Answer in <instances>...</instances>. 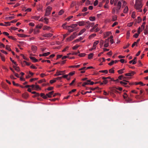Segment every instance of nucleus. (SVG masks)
<instances>
[{"label":"nucleus","instance_id":"1a4fd4ad","mask_svg":"<svg viewBox=\"0 0 148 148\" xmlns=\"http://www.w3.org/2000/svg\"><path fill=\"white\" fill-rule=\"evenodd\" d=\"M30 59L32 60L33 62H36L38 61V60L33 57H30Z\"/></svg>","mask_w":148,"mask_h":148},{"label":"nucleus","instance_id":"39448f33","mask_svg":"<svg viewBox=\"0 0 148 148\" xmlns=\"http://www.w3.org/2000/svg\"><path fill=\"white\" fill-rule=\"evenodd\" d=\"M134 73L135 72L134 71H131L128 73H126L125 75L126 76H133Z\"/></svg>","mask_w":148,"mask_h":148},{"label":"nucleus","instance_id":"6e6552de","mask_svg":"<svg viewBox=\"0 0 148 148\" xmlns=\"http://www.w3.org/2000/svg\"><path fill=\"white\" fill-rule=\"evenodd\" d=\"M124 81L125 82H123V81H121L120 82V83L123 85H125V86H126L127 84V82L129 83V82L128 81H126V80H124Z\"/></svg>","mask_w":148,"mask_h":148},{"label":"nucleus","instance_id":"8fccbe9b","mask_svg":"<svg viewBox=\"0 0 148 148\" xmlns=\"http://www.w3.org/2000/svg\"><path fill=\"white\" fill-rule=\"evenodd\" d=\"M45 81H46L45 79H41V80H39L38 81V83H42L43 82H45Z\"/></svg>","mask_w":148,"mask_h":148},{"label":"nucleus","instance_id":"6ab92c4d","mask_svg":"<svg viewBox=\"0 0 148 148\" xmlns=\"http://www.w3.org/2000/svg\"><path fill=\"white\" fill-rule=\"evenodd\" d=\"M128 7L127 6H126L125 7V8L123 12L124 13H127L128 11Z\"/></svg>","mask_w":148,"mask_h":148},{"label":"nucleus","instance_id":"69168bd1","mask_svg":"<svg viewBox=\"0 0 148 148\" xmlns=\"http://www.w3.org/2000/svg\"><path fill=\"white\" fill-rule=\"evenodd\" d=\"M104 43L103 40H101L100 42V45L101 46H102Z\"/></svg>","mask_w":148,"mask_h":148},{"label":"nucleus","instance_id":"ea45409f","mask_svg":"<svg viewBox=\"0 0 148 148\" xmlns=\"http://www.w3.org/2000/svg\"><path fill=\"white\" fill-rule=\"evenodd\" d=\"M79 66H80V65H77L71 66H70V67H71V68H74V67L78 68Z\"/></svg>","mask_w":148,"mask_h":148},{"label":"nucleus","instance_id":"0e129e2a","mask_svg":"<svg viewBox=\"0 0 148 148\" xmlns=\"http://www.w3.org/2000/svg\"><path fill=\"white\" fill-rule=\"evenodd\" d=\"M133 23V22H131V23H129L127 24V26H128L129 27H131V26H132Z\"/></svg>","mask_w":148,"mask_h":148},{"label":"nucleus","instance_id":"72a5a7b5","mask_svg":"<svg viewBox=\"0 0 148 148\" xmlns=\"http://www.w3.org/2000/svg\"><path fill=\"white\" fill-rule=\"evenodd\" d=\"M132 17L133 18H134L136 17L135 15V12H132Z\"/></svg>","mask_w":148,"mask_h":148},{"label":"nucleus","instance_id":"b1692460","mask_svg":"<svg viewBox=\"0 0 148 148\" xmlns=\"http://www.w3.org/2000/svg\"><path fill=\"white\" fill-rule=\"evenodd\" d=\"M51 29V27H50L47 26H44L43 27V30H49V29Z\"/></svg>","mask_w":148,"mask_h":148},{"label":"nucleus","instance_id":"a878e982","mask_svg":"<svg viewBox=\"0 0 148 148\" xmlns=\"http://www.w3.org/2000/svg\"><path fill=\"white\" fill-rule=\"evenodd\" d=\"M89 19L90 21H93L95 20V18L94 16H91L89 17Z\"/></svg>","mask_w":148,"mask_h":148},{"label":"nucleus","instance_id":"f704fd0d","mask_svg":"<svg viewBox=\"0 0 148 148\" xmlns=\"http://www.w3.org/2000/svg\"><path fill=\"white\" fill-rule=\"evenodd\" d=\"M10 60L15 64V65L16 66H17L18 65V64H17L16 63L14 62V60H13L11 58H10Z\"/></svg>","mask_w":148,"mask_h":148},{"label":"nucleus","instance_id":"7c9ffc66","mask_svg":"<svg viewBox=\"0 0 148 148\" xmlns=\"http://www.w3.org/2000/svg\"><path fill=\"white\" fill-rule=\"evenodd\" d=\"M0 56L1 57V58L2 60L3 61H4V62L5 61V59L4 57L2 56V54L1 53H0Z\"/></svg>","mask_w":148,"mask_h":148},{"label":"nucleus","instance_id":"f3484780","mask_svg":"<svg viewBox=\"0 0 148 148\" xmlns=\"http://www.w3.org/2000/svg\"><path fill=\"white\" fill-rule=\"evenodd\" d=\"M86 30V29H82L81 31L78 34V35H80L81 34H82V33H83Z\"/></svg>","mask_w":148,"mask_h":148},{"label":"nucleus","instance_id":"49530a36","mask_svg":"<svg viewBox=\"0 0 148 148\" xmlns=\"http://www.w3.org/2000/svg\"><path fill=\"white\" fill-rule=\"evenodd\" d=\"M98 3V1L97 0H95L94 3V5L96 6Z\"/></svg>","mask_w":148,"mask_h":148},{"label":"nucleus","instance_id":"473e14b6","mask_svg":"<svg viewBox=\"0 0 148 148\" xmlns=\"http://www.w3.org/2000/svg\"><path fill=\"white\" fill-rule=\"evenodd\" d=\"M99 72L103 73H105L107 74L108 73V71L107 70H101L100 71H99Z\"/></svg>","mask_w":148,"mask_h":148},{"label":"nucleus","instance_id":"20e7f679","mask_svg":"<svg viewBox=\"0 0 148 148\" xmlns=\"http://www.w3.org/2000/svg\"><path fill=\"white\" fill-rule=\"evenodd\" d=\"M53 35V34L51 33L43 34L42 36L45 37H50Z\"/></svg>","mask_w":148,"mask_h":148},{"label":"nucleus","instance_id":"58836bf2","mask_svg":"<svg viewBox=\"0 0 148 148\" xmlns=\"http://www.w3.org/2000/svg\"><path fill=\"white\" fill-rule=\"evenodd\" d=\"M67 24V23H65L62 25V26L63 27V28L65 29H67L66 28L67 27L66 26H65V25H66Z\"/></svg>","mask_w":148,"mask_h":148},{"label":"nucleus","instance_id":"a18cd8bd","mask_svg":"<svg viewBox=\"0 0 148 148\" xmlns=\"http://www.w3.org/2000/svg\"><path fill=\"white\" fill-rule=\"evenodd\" d=\"M89 83L86 82H84L82 84V86H85L86 85L89 84Z\"/></svg>","mask_w":148,"mask_h":148},{"label":"nucleus","instance_id":"dca6fc26","mask_svg":"<svg viewBox=\"0 0 148 148\" xmlns=\"http://www.w3.org/2000/svg\"><path fill=\"white\" fill-rule=\"evenodd\" d=\"M148 26H146V28L144 30V33L145 34H148Z\"/></svg>","mask_w":148,"mask_h":148},{"label":"nucleus","instance_id":"4d7b16f0","mask_svg":"<svg viewBox=\"0 0 148 148\" xmlns=\"http://www.w3.org/2000/svg\"><path fill=\"white\" fill-rule=\"evenodd\" d=\"M40 16H35L33 18L36 20H38Z\"/></svg>","mask_w":148,"mask_h":148},{"label":"nucleus","instance_id":"2eb2a0df","mask_svg":"<svg viewBox=\"0 0 148 148\" xmlns=\"http://www.w3.org/2000/svg\"><path fill=\"white\" fill-rule=\"evenodd\" d=\"M40 96L42 97L44 99H46L47 98V96L45 95V94L43 93H41L40 94Z\"/></svg>","mask_w":148,"mask_h":148},{"label":"nucleus","instance_id":"bb28decb","mask_svg":"<svg viewBox=\"0 0 148 148\" xmlns=\"http://www.w3.org/2000/svg\"><path fill=\"white\" fill-rule=\"evenodd\" d=\"M5 49L10 51H11V49L9 45H7L6 46Z\"/></svg>","mask_w":148,"mask_h":148},{"label":"nucleus","instance_id":"774afa93","mask_svg":"<svg viewBox=\"0 0 148 148\" xmlns=\"http://www.w3.org/2000/svg\"><path fill=\"white\" fill-rule=\"evenodd\" d=\"M87 10V8L86 7H84L82 10V12H84L86 11Z\"/></svg>","mask_w":148,"mask_h":148},{"label":"nucleus","instance_id":"3c124183","mask_svg":"<svg viewBox=\"0 0 148 148\" xmlns=\"http://www.w3.org/2000/svg\"><path fill=\"white\" fill-rule=\"evenodd\" d=\"M56 82V80L55 79L51 80L50 81V83L51 84H52L53 83L55 82Z\"/></svg>","mask_w":148,"mask_h":148},{"label":"nucleus","instance_id":"f257e3e1","mask_svg":"<svg viewBox=\"0 0 148 148\" xmlns=\"http://www.w3.org/2000/svg\"><path fill=\"white\" fill-rule=\"evenodd\" d=\"M121 2L120 1H119L117 3L116 7L115 8H114L112 9V13L113 14H114L115 11H116V14H118L119 12V10L121 8Z\"/></svg>","mask_w":148,"mask_h":148},{"label":"nucleus","instance_id":"423d86ee","mask_svg":"<svg viewBox=\"0 0 148 148\" xmlns=\"http://www.w3.org/2000/svg\"><path fill=\"white\" fill-rule=\"evenodd\" d=\"M54 93V91H52L51 92H49L46 95V96H47V97L49 98H51V95L53 94Z\"/></svg>","mask_w":148,"mask_h":148},{"label":"nucleus","instance_id":"c03bdc74","mask_svg":"<svg viewBox=\"0 0 148 148\" xmlns=\"http://www.w3.org/2000/svg\"><path fill=\"white\" fill-rule=\"evenodd\" d=\"M86 55V54L85 53H81L80 54H79V56L81 57H84Z\"/></svg>","mask_w":148,"mask_h":148},{"label":"nucleus","instance_id":"9b49d317","mask_svg":"<svg viewBox=\"0 0 148 148\" xmlns=\"http://www.w3.org/2000/svg\"><path fill=\"white\" fill-rule=\"evenodd\" d=\"M40 32V30L38 29H35L34 30V34H36Z\"/></svg>","mask_w":148,"mask_h":148},{"label":"nucleus","instance_id":"9d476101","mask_svg":"<svg viewBox=\"0 0 148 148\" xmlns=\"http://www.w3.org/2000/svg\"><path fill=\"white\" fill-rule=\"evenodd\" d=\"M99 41L98 40L94 42L93 46V49H95L96 48V45L99 43Z\"/></svg>","mask_w":148,"mask_h":148},{"label":"nucleus","instance_id":"c85d7f7f","mask_svg":"<svg viewBox=\"0 0 148 148\" xmlns=\"http://www.w3.org/2000/svg\"><path fill=\"white\" fill-rule=\"evenodd\" d=\"M50 54V52H47V53H44L43 54V56H46L49 55Z\"/></svg>","mask_w":148,"mask_h":148},{"label":"nucleus","instance_id":"ddd939ff","mask_svg":"<svg viewBox=\"0 0 148 148\" xmlns=\"http://www.w3.org/2000/svg\"><path fill=\"white\" fill-rule=\"evenodd\" d=\"M17 35L18 36L21 37H25L27 36L26 35L24 34H17Z\"/></svg>","mask_w":148,"mask_h":148},{"label":"nucleus","instance_id":"bf43d9fd","mask_svg":"<svg viewBox=\"0 0 148 148\" xmlns=\"http://www.w3.org/2000/svg\"><path fill=\"white\" fill-rule=\"evenodd\" d=\"M86 5H88L90 4V2L88 0L86 2Z\"/></svg>","mask_w":148,"mask_h":148},{"label":"nucleus","instance_id":"f8f14e48","mask_svg":"<svg viewBox=\"0 0 148 148\" xmlns=\"http://www.w3.org/2000/svg\"><path fill=\"white\" fill-rule=\"evenodd\" d=\"M32 49L33 51L35 52L37 49V47L36 46H32Z\"/></svg>","mask_w":148,"mask_h":148},{"label":"nucleus","instance_id":"338daca9","mask_svg":"<svg viewBox=\"0 0 148 148\" xmlns=\"http://www.w3.org/2000/svg\"><path fill=\"white\" fill-rule=\"evenodd\" d=\"M130 45V44L129 43H128L126 46H124L123 47V48L124 49H126V48H127V47H128Z\"/></svg>","mask_w":148,"mask_h":148},{"label":"nucleus","instance_id":"603ef678","mask_svg":"<svg viewBox=\"0 0 148 148\" xmlns=\"http://www.w3.org/2000/svg\"><path fill=\"white\" fill-rule=\"evenodd\" d=\"M140 29L141 28L140 27H138V34H139L140 33V32L142 31V29L140 31Z\"/></svg>","mask_w":148,"mask_h":148},{"label":"nucleus","instance_id":"e2e57ef3","mask_svg":"<svg viewBox=\"0 0 148 148\" xmlns=\"http://www.w3.org/2000/svg\"><path fill=\"white\" fill-rule=\"evenodd\" d=\"M75 73L74 71L73 72H71L68 75H69L72 76L75 74Z\"/></svg>","mask_w":148,"mask_h":148},{"label":"nucleus","instance_id":"f03ea898","mask_svg":"<svg viewBox=\"0 0 148 148\" xmlns=\"http://www.w3.org/2000/svg\"><path fill=\"white\" fill-rule=\"evenodd\" d=\"M142 7V5L141 2L139 1L136 0L134 6L136 10H138L139 11L142 12V10L141 9V8Z\"/></svg>","mask_w":148,"mask_h":148},{"label":"nucleus","instance_id":"6e6d98bb","mask_svg":"<svg viewBox=\"0 0 148 148\" xmlns=\"http://www.w3.org/2000/svg\"><path fill=\"white\" fill-rule=\"evenodd\" d=\"M109 38H108L106 39L105 41V43H106L109 44Z\"/></svg>","mask_w":148,"mask_h":148},{"label":"nucleus","instance_id":"37998d69","mask_svg":"<svg viewBox=\"0 0 148 148\" xmlns=\"http://www.w3.org/2000/svg\"><path fill=\"white\" fill-rule=\"evenodd\" d=\"M23 96L24 97L26 98L28 97V95L27 93H25V94H23Z\"/></svg>","mask_w":148,"mask_h":148},{"label":"nucleus","instance_id":"864d4df0","mask_svg":"<svg viewBox=\"0 0 148 148\" xmlns=\"http://www.w3.org/2000/svg\"><path fill=\"white\" fill-rule=\"evenodd\" d=\"M75 80H76V79H75L72 81V82L70 83L69 84L70 85V86H72V85L73 84H74V83H75Z\"/></svg>","mask_w":148,"mask_h":148},{"label":"nucleus","instance_id":"4c0bfd02","mask_svg":"<svg viewBox=\"0 0 148 148\" xmlns=\"http://www.w3.org/2000/svg\"><path fill=\"white\" fill-rule=\"evenodd\" d=\"M8 37L9 38L12 39L13 40H16V39L15 38H14L12 36H8Z\"/></svg>","mask_w":148,"mask_h":148},{"label":"nucleus","instance_id":"412c9836","mask_svg":"<svg viewBox=\"0 0 148 148\" xmlns=\"http://www.w3.org/2000/svg\"><path fill=\"white\" fill-rule=\"evenodd\" d=\"M93 55V53H90L88 55V58L89 59H91Z\"/></svg>","mask_w":148,"mask_h":148},{"label":"nucleus","instance_id":"052dcab7","mask_svg":"<svg viewBox=\"0 0 148 148\" xmlns=\"http://www.w3.org/2000/svg\"><path fill=\"white\" fill-rule=\"evenodd\" d=\"M139 34H138L136 33L133 35V37L135 38H138Z\"/></svg>","mask_w":148,"mask_h":148},{"label":"nucleus","instance_id":"09e8293b","mask_svg":"<svg viewBox=\"0 0 148 148\" xmlns=\"http://www.w3.org/2000/svg\"><path fill=\"white\" fill-rule=\"evenodd\" d=\"M138 23H139L141 21V19L140 18V17L138 16Z\"/></svg>","mask_w":148,"mask_h":148},{"label":"nucleus","instance_id":"13d9d810","mask_svg":"<svg viewBox=\"0 0 148 148\" xmlns=\"http://www.w3.org/2000/svg\"><path fill=\"white\" fill-rule=\"evenodd\" d=\"M23 62L25 63L27 66H29L31 64L30 63L28 62L25 61H24Z\"/></svg>","mask_w":148,"mask_h":148},{"label":"nucleus","instance_id":"cd10ccee","mask_svg":"<svg viewBox=\"0 0 148 148\" xmlns=\"http://www.w3.org/2000/svg\"><path fill=\"white\" fill-rule=\"evenodd\" d=\"M62 74L60 73V71H58L56 72V74L54 75L55 76H57L62 75Z\"/></svg>","mask_w":148,"mask_h":148},{"label":"nucleus","instance_id":"c756f323","mask_svg":"<svg viewBox=\"0 0 148 148\" xmlns=\"http://www.w3.org/2000/svg\"><path fill=\"white\" fill-rule=\"evenodd\" d=\"M50 12L49 11H48V10H46V13L45 14V16H48L50 14Z\"/></svg>","mask_w":148,"mask_h":148},{"label":"nucleus","instance_id":"a19ab883","mask_svg":"<svg viewBox=\"0 0 148 148\" xmlns=\"http://www.w3.org/2000/svg\"><path fill=\"white\" fill-rule=\"evenodd\" d=\"M64 13V11L63 10H61L58 13V14L60 15H62Z\"/></svg>","mask_w":148,"mask_h":148},{"label":"nucleus","instance_id":"c9c22d12","mask_svg":"<svg viewBox=\"0 0 148 148\" xmlns=\"http://www.w3.org/2000/svg\"><path fill=\"white\" fill-rule=\"evenodd\" d=\"M79 47V45H75V46H74L73 47V49L74 50H75L76 49Z\"/></svg>","mask_w":148,"mask_h":148},{"label":"nucleus","instance_id":"a211bd4d","mask_svg":"<svg viewBox=\"0 0 148 148\" xmlns=\"http://www.w3.org/2000/svg\"><path fill=\"white\" fill-rule=\"evenodd\" d=\"M77 26V24H73L71 25L68 26V27H70L71 28H74L76 27Z\"/></svg>","mask_w":148,"mask_h":148},{"label":"nucleus","instance_id":"7ed1b4c3","mask_svg":"<svg viewBox=\"0 0 148 148\" xmlns=\"http://www.w3.org/2000/svg\"><path fill=\"white\" fill-rule=\"evenodd\" d=\"M77 34L76 32H74L73 34L71 35L69 38H67V40H69V41L71 40L74 38L77 35Z\"/></svg>","mask_w":148,"mask_h":148},{"label":"nucleus","instance_id":"393cba45","mask_svg":"<svg viewBox=\"0 0 148 148\" xmlns=\"http://www.w3.org/2000/svg\"><path fill=\"white\" fill-rule=\"evenodd\" d=\"M117 16L116 15H114L112 16V20L113 21H116L117 20Z\"/></svg>","mask_w":148,"mask_h":148},{"label":"nucleus","instance_id":"5701e85b","mask_svg":"<svg viewBox=\"0 0 148 148\" xmlns=\"http://www.w3.org/2000/svg\"><path fill=\"white\" fill-rule=\"evenodd\" d=\"M76 5V2L74 1H72L71 5L70 7L71 8L73 7L75 5Z\"/></svg>","mask_w":148,"mask_h":148},{"label":"nucleus","instance_id":"de8ad7c7","mask_svg":"<svg viewBox=\"0 0 148 148\" xmlns=\"http://www.w3.org/2000/svg\"><path fill=\"white\" fill-rule=\"evenodd\" d=\"M51 10L52 8L51 7L49 6L47 7L46 10H48V11H49V12H51Z\"/></svg>","mask_w":148,"mask_h":148},{"label":"nucleus","instance_id":"2f4dec72","mask_svg":"<svg viewBox=\"0 0 148 148\" xmlns=\"http://www.w3.org/2000/svg\"><path fill=\"white\" fill-rule=\"evenodd\" d=\"M114 68H112L110 69L109 70V73H114Z\"/></svg>","mask_w":148,"mask_h":148},{"label":"nucleus","instance_id":"e433bc0d","mask_svg":"<svg viewBox=\"0 0 148 148\" xmlns=\"http://www.w3.org/2000/svg\"><path fill=\"white\" fill-rule=\"evenodd\" d=\"M102 2H106V4H108L109 2V0H102Z\"/></svg>","mask_w":148,"mask_h":148},{"label":"nucleus","instance_id":"aec40b11","mask_svg":"<svg viewBox=\"0 0 148 148\" xmlns=\"http://www.w3.org/2000/svg\"><path fill=\"white\" fill-rule=\"evenodd\" d=\"M13 68H14L15 70L17 72H19L20 71V69L18 66H13Z\"/></svg>","mask_w":148,"mask_h":148},{"label":"nucleus","instance_id":"5fc2aeb1","mask_svg":"<svg viewBox=\"0 0 148 148\" xmlns=\"http://www.w3.org/2000/svg\"><path fill=\"white\" fill-rule=\"evenodd\" d=\"M40 96V94L38 93H37L36 92V94H35L33 96V97H38Z\"/></svg>","mask_w":148,"mask_h":148},{"label":"nucleus","instance_id":"79ce46f5","mask_svg":"<svg viewBox=\"0 0 148 148\" xmlns=\"http://www.w3.org/2000/svg\"><path fill=\"white\" fill-rule=\"evenodd\" d=\"M114 63V60L112 61L110 63L108 64L110 66L112 65Z\"/></svg>","mask_w":148,"mask_h":148},{"label":"nucleus","instance_id":"4468645a","mask_svg":"<svg viewBox=\"0 0 148 148\" xmlns=\"http://www.w3.org/2000/svg\"><path fill=\"white\" fill-rule=\"evenodd\" d=\"M125 70V69L123 68V69H121L118 71V72L119 73V74H122L123 73V71Z\"/></svg>","mask_w":148,"mask_h":148},{"label":"nucleus","instance_id":"0eeeda50","mask_svg":"<svg viewBox=\"0 0 148 148\" xmlns=\"http://www.w3.org/2000/svg\"><path fill=\"white\" fill-rule=\"evenodd\" d=\"M77 23L79 26H83L86 24L84 21H79L77 22Z\"/></svg>","mask_w":148,"mask_h":148},{"label":"nucleus","instance_id":"4be33fe9","mask_svg":"<svg viewBox=\"0 0 148 148\" xmlns=\"http://www.w3.org/2000/svg\"><path fill=\"white\" fill-rule=\"evenodd\" d=\"M118 78L120 80H122V79H125L126 78V77H124L123 75H122L119 76V77Z\"/></svg>","mask_w":148,"mask_h":148},{"label":"nucleus","instance_id":"680f3d73","mask_svg":"<svg viewBox=\"0 0 148 148\" xmlns=\"http://www.w3.org/2000/svg\"><path fill=\"white\" fill-rule=\"evenodd\" d=\"M44 19L45 20V23L46 24H48V19L46 18H44Z\"/></svg>","mask_w":148,"mask_h":148}]
</instances>
